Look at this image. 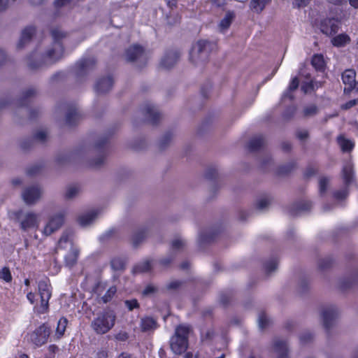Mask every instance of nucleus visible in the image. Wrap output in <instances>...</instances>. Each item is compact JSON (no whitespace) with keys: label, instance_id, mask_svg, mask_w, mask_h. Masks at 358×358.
Instances as JSON below:
<instances>
[{"label":"nucleus","instance_id":"1","mask_svg":"<svg viewBox=\"0 0 358 358\" xmlns=\"http://www.w3.org/2000/svg\"><path fill=\"white\" fill-rule=\"evenodd\" d=\"M116 315L113 310H107L100 313L92 322L91 327L98 334H104L115 325Z\"/></svg>","mask_w":358,"mask_h":358},{"label":"nucleus","instance_id":"2","mask_svg":"<svg viewBox=\"0 0 358 358\" xmlns=\"http://www.w3.org/2000/svg\"><path fill=\"white\" fill-rule=\"evenodd\" d=\"M215 48V44L207 40H200L194 43L190 50V60L195 64L208 59L209 53Z\"/></svg>","mask_w":358,"mask_h":358},{"label":"nucleus","instance_id":"3","mask_svg":"<svg viewBox=\"0 0 358 358\" xmlns=\"http://www.w3.org/2000/svg\"><path fill=\"white\" fill-rule=\"evenodd\" d=\"M189 331V327L185 325H180L176 329L175 335L171 338V348L175 354L180 355L187 350Z\"/></svg>","mask_w":358,"mask_h":358},{"label":"nucleus","instance_id":"4","mask_svg":"<svg viewBox=\"0 0 358 358\" xmlns=\"http://www.w3.org/2000/svg\"><path fill=\"white\" fill-rule=\"evenodd\" d=\"M15 219L22 231L37 228L40 223V215L31 210H20L14 213Z\"/></svg>","mask_w":358,"mask_h":358},{"label":"nucleus","instance_id":"5","mask_svg":"<svg viewBox=\"0 0 358 358\" xmlns=\"http://www.w3.org/2000/svg\"><path fill=\"white\" fill-rule=\"evenodd\" d=\"M52 35L55 41L52 46L48 49L43 57V63L45 64H52L63 56V47L59 41V39L63 36V34L59 30H53Z\"/></svg>","mask_w":358,"mask_h":358},{"label":"nucleus","instance_id":"6","mask_svg":"<svg viewBox=\"0 0 358 358\" xmlns=\"http://www.w3.org/2000/svg\"><path fill=\"white\" fill-rule=\"evenodd\" d=\"M58 247L59 248L69 249V252L65 255V262L68 266H73L77 262L78 257V250L73 246L71 239V234L64 232L60 238Z\"/></svg>","mask_w":358,"mask_h":358},{"label":"nucleus","instance_id":"7","mask_svg":"<svg viewBox=\"0 0 358 358\" xmlns=\"http://www.w3.org/2000/svg\"><path fill=\"white\" fill-rule=\"evenodd\" d=\"M38 289L41 298V305L38 311L40 313H43L48 308V301L51 296V287L49 281L47 279L39 281Z\"/></svg>","mask_w":358,"mask_h":358},{"label":"nucleus","instance_id":"8","mask_svg":"<svg viewBox=\"0 0 358 358\" xmlns=\"http://www.w3.org/2000/svg\"><path fill=\"white\" fill-rule=\"evenodd\" d=\"M64 213L59 212L50 216L44 229L43 234L49 236L57 231L64 224Z\"/></svg>","mask_w":358,"mask_h":358},{"label":"nucleus","instance_id":"9","mask_svg":"<svg viewBox=\"0 0 358 358\" xmlns=\"http://www.w3.org/2000/svg\"><path fill=\"white\" fill-rule=\"evenodd\" d=\"M42 193V189L39 186L33 185L24 189L22 197L27 205H33L41 199Z\"/></svg>","mask_w":358,"mask_h":358},{"label":"nucleus","instance_id":"10","mask_svg":"<svg viewBox=\"0 0 358 358\" xmlns=\"http://www.w3.org/2000/svg\"><path fill=\"white\" fill-rule=\"evenodd\" d=\"M318 27L325 35L331 36L336 34L340 28V22L336 18H324L320 20Z\"/></svg>","mask_w":358,"mask_h":358},{"label":"nucleus","instance_id":"11","mask_svg":"<svg viewBox=\"0 0 358 358\" xmlns=\"http://www.w3.org/2000/svg\"><path fill=\"white\" fill-rule=\"evenodd\" d=\"M50 335L49 329L45 326H40L29 336V340L36 346H41L47 342Z\"/></svg>","mask_w":358,"mask_h":358},{"label":"nucleus","instance_id":"12","mask_svg":"<svg viewBox=\"0 0 358 358\" xmlns=\"http://www.w3.org/2000/svg\"><path fill=\"white\" fill-rule=\"evenodd\" d=\"M126 57L129 61L143 62L147 59L143 48L138 45H134L128 48L126 51Z\"/></svg>","mask_w":358,"mask_h":358},{"label":"nucleus","instance_id":"13","mask_svg":"<svg viewBox=\"0 0 358 358\" xmlns=\"http://www.w3.org/2000/svg\"><path fill=\"white\" fill-rule=\"evenodd\" d=\"M271 352L275 358H289L287 346L284 341L275 339L271 346Z\"/></svg>","mask_w":358,"mask_h":358},{"label":"nucleus","instance_id":"14","mask_svg":"<svg viewBox=\"0 0 358 358\" xmlns=\"http://www.w3.org/2000/svg\"><path fill=\"white\" fill-rule=\"evenodd\" d=\"M338 315V310L336 307L331 306L326 307L322 312V317L324 326L329 328Z\"/></svg>","mask_w":358,"mask_h":358},{"label":"nucleus","instance_id":"15","mask_svg":"<svg viewBox=\"0 0 358 358\" xmlns=\"http://www.w3.org/2000/svg\"><path fill=\"white\" fill-rule=\"evenodd\" d=\"M97 215H98L97 210H92L81 213L78 217L77 220H78V224L81 227H88L90 224H92L95 221V220L97 217Z\"/></svg>","mask_w":358,"mask_h":358},{"label":"nucleus","instance_id":"16","mask_svg":"<svg viewBox=\"0 0 358 358\" xmlns=\"http://www.w3.org/2000/svg\"><path fill=\"white\" fill-rule=\"evenodd\" d=\"M352 159L346 161L343 167V177L346 185H350L355 181V173Z\"/></svg>","mask_w":358,"mask_h":358},{"label":"nucleus","instance_id":"17","mask_svg":"<svg viewBox=\"0 0 358 358\" xmlns=\"http://www.w3.org/2000/svg\"><path fill=\"white\" fill-rule=\"evenodd\" d=\"M235 15L234 12L228 11L226 13L224 17L220 20L218 27L220 32H225L231 24Z\"/></svg>","mask_w":358,"mask_h":358},{"label":"nucleus","instance_id":"18","mask_svg":"<svg viewBox=\"0 0 358 358\" xmlns=\"http://www.w3.org/2000/svg\"><path fill=\"white\" fill-rule=\"evenodd\" d=\"M178 58L176 52H170L162 58L160 64L164 69H170L177 62Z\"/></svg>","mask_w":358,"mask_h":358},{"label":"nucleus","instance_id":"19","mask_svg":"<svg viewBox=\"0 0 358 358\" xmlns=\"http://www.w3.org/2000/svg\"><path fill=\"white\" fill-rule=\"evenodd\" d=\"M112 85V78L110 77L104 78L98 81L96 85V90L99 93H104L109 91Z\"/></svg>","mask_w":358,"mask_h":358},{"label":"nucleus","instance_id":"20","mask_svg":"<svg viewBox=\"0 0 358 358\" xmlns=\"http://www.w3.org/2000/svg\"><path fill=\"white\" fill-rule=\"evenodd\" d=\"M157 324L156 321L150 317H144L141 320V328L143 331L148 332L156 329Z\"/></svg>","mask_w":358,"mask_h":358},{"label":"nucleus","instance_id":"21","mask_svg":"<svg viewBox=\"0 0 358 358\" xmlns=\"http://www.w3.org/2000/svg\"><path fill=\"white\" fill-rule=\"evenodd\" d=\"M356 73L354 70H345L342 74V80L345 85H348V88H352L355 85Z\"/></svg>","mask_w":358,"mask_h":358},{"label":"nucleus","instance_id":"22","mask_svg":"<svg viewBox=\"0 0 358 358\" xmlns=\"http://www.w3.org/2000/svg\"><path fill=\"white\" fill-rule=\"evenodd\" d=\"M35 33V28L34 27H27L23 29L21 37L18 43L20 47L28 42Z\"/></svg>","mask_w":358,"mask_h":358},{"label":"nucleus","instance_id":"23","mask_svg":"<svg viewBox=\"0 0 358 358\" xmlns=\"http://www.w3.org/2000/svg\"><path fill=\"white\" fill-rule=\"evenodd\" d=\"M338 143L343 152H350L355 147V143L343 136L338 137Z\"/></svg>","mask_w":358,"mask_h":358},{"label":"nucleus","instance_id":"24","mask_svg":"<svg viewBox=\"0 0 358 358\" xmlns=\"http://www.w3.org/2000/svg\"><path fill=\"white\" fill-rule=\"evenodd\" d=\"M312 65L317 71H323L325 67V61L324 57L321 54L313 55L311 61Z\"/></svg>","mask_w":358,"mask_h":358},{"label":"nucleus","instance_id":"25","mask_svg":"<svg viewBox=\"0 0 358 358\" xmlns=\"http://www.w3.org/2000/svg\"><path fill=\"white\" fill-rule=\"evenodd\" d=\"M350 42V37L345 34H341L331 39V43L334 46L341 47L345 45Z\"/></svg>","mask_w":358,"mask_h":358},{"label":"nucleus","instance_id":"26","mask_svg":"<svg viewBox=\"0 0 358 358\" xmlns=\"http://www.w3.org/2000/svg\"><path fill=\"white\" fill-rule=\"evenodd\" d=\"M154 265V262L146 260L137 264L134 268L135 273H144L149 271Z\"/></svg>","mask_w":358,"mask_h":358},{"label":"nucleus","instance_id":"27","mask_svg":"<svg viewBox=\"0 0 358 358\" xmlns=\"http://www.w3.org/2000/svg\"><path fill=\"white\" fill-rule=\"evenodd\" d=\"M299 83V80L297 78H294L292 80V81L289 84L288 90L283 94V96H282L283 100H285L286 99H289V100H292L293 99V96L292 95V92L293 90H295L298 87Z\"/></svg>","mask_w":358,"mask_h":358},{"label":"nucleus","instance_id":"28","mask_svg":"<svg viewBox=\"0 0 358 358\" xmlns=\"http://www.w3.org/2000/svg\"><path fill=\"white\" fill-rule=\"evenodd\" d=\"M271 0H252L250 7L256 12H261Z\"/></svg>","mask_w":358,"mask_h":358},{"label":"nucleus","instance_id":"29","mask_svg":"<svg viewBox=\"0 0 358 358\" xmlns=\"http://www.w3.org/2000/svg\"><path fill=\"white\" fill-rule=\"evenodd\" d=\"M145 110L146 114L148 115L150 120L155 122L159 115V113L155 107L152 105H148Z\"/></svg>","mask_w":358,"mask_h":358},{"label":"nucleus","instance_id":"30","mask_svg":"<svg viewBox=\"0 0 358 358\" xmlns=\"http://www.w3.org/2000/svg\"><path fill=\"white\" fill-rule=\"evenodd\" d=\"M67 322H68L67 320L64 317L61 318L58 321L57 327V330H56V334L58 336V338H59L64 335V331L66 328Z\"/></svg>","mask_w":358,"mask_h":358},{"label":"nucleus","instance_id":"31","mask_svg":"<svg viewBox=\"0 0 358 358\" xmlns=\"http://www.w3.org/2000/svg\"><path fill=\"white\" fill-rule=\"evenodd\" d=\"M264 143V138L262 136H256L255 138H253L252 139H251V141H250V144H249V146H250V148L251 150H257L258 148H261L262 145H263Z\"/></svg>","mask_w":358,"mask_h":358},{"label":"nucleus","instance_id":"32","mask_svg":"<svg viewBox=\"0 0 358 358\" xmlns=\"http://www.w3.org/2000/svg\"><path fill=\"white\" fill-rule=\"evenodd\" d=\"M270 199L266 196L260 197L256 203L257 208L261 210H264L270 203Z\"/></svg>","mask_w":358,"mask_h":358},{"label":"nucleus","instance_id":"33","mask_svg":"<svg viewBox=\"0 0 358 358\" xmlns=\"http://www.w3.org/2000/svg\"><path fill=\"white\" fill-rule=\"evenodd\" d=\"M0 279L3 280L6 282H9L12 280V275L10 270L7 267L0 268Z\"/></svg>","mask_w":358,"mask_h":358},{"label":"nucleus","instance_id":"34","mask_svg":"<svg viewBox=\"0 0 358 358\" xmlns=\"http://www.w3.org/2000/svg\"><path fill=\"white\" fill-rule=\"evenodd\" d=\"M268 323H269V320H268L267 315L264 313H260L258 317L259 327L260 329H263L267 327Z\"/></svg>","mask_w":358,"mask_h":358},{"label":"nucleus","instance_id":"35","mask_svg":"<svg viewBox=\"0 0 358 358\" xmlns=\"http://www.w3.org/2000/svg\"><path fill=\"white\" fill-rule=\"evenodd\" d=\"M157 291V287L155 285L150 284L145 287L142 294L145 296H150L155 294Z\"/></svg>","mask_w":358,"mask_h":358},{"label":"nucleus","instance_id":"36","mask_svg":"<svg viewBox=\"0 0 358 358\" xmlns=\"http://www.w3.org/2000/svg\"><path fill=\"white\" fill-rule=\"evenodd\" d=\"M79 192V188L76 186L69 187L66 192V197L68 199H73L78 195Z\"/></svg>","mask_w":358,"mask_h":358},{"label":"nucleus","instance_id":"37","mask_svg":"<svg viewBox=\"0 0 358 358\" xmlns=\"http://www.w3.org/2000/svg\"><path fill=\"white\" fill-rule=\"evenodd\" d=\"M317 112V108L315 105H310L306 107L303 110V115L305 117H310L315 115Z\"/></svg>","mask_w":358,"mask_h":358},{"label":"nucleus","instance_id":"38","mask_svg":"<svg viewBox=\"0 0 358 358\" xmlns=\"http://www.w3.org/2000/svg\"><path fill=\"white\" fill-rule=\"evenodd\" d=\"M278 266V262L275 259L271 260L265 264V270L267 273H270L274 271Z\"/></svg>","mask_w":358,"mask_h":358},{"label":"nucleus","instance_id":"39","mask_svg":"<svg viewBox=\"0 0 358 358\" xmlns=\"http://www.w3.org/2000/svg\"><path fill=\"white\" fill-rule=\"evenodd\" d=\"M116 291L117 290L115 287H110L108 289L106 294L103 296L104 302L108 301L112 298V296L115 294Z\"/></svg>","mask_w":358,"mask_h":358},{"label":"nucleus","instance_id":"40","mask_svg":"<svg viewBox=\"0 0 358 358\" xmlns=\"http://www.w3.org/2000/svg\"><path fill=\"white\" fill-rule=\"evenodd\" d=\"M145 237V232L144 231H140L138 233H136L135 234L134 236H133V238H132V241L134 243V245H137L138 243H139Z\"/></svg>","mask_w":358,"mask_h":358},{"label":"nucleus","instance_id":"41","mask_svg":"<svg viewBox=\"0 0 358 358\" xmlns=\"http://www.w3.org/2000/svg\"><path fill=\"white\" fill-rule=\"evenodd\" d=\"M329 183V179L326 177H322L320 180V191L321 193L325 192L327 185Z\"/></svg>","mask_w":358,"mask_h":358},{"label":"nucleus","instance_id":"42","mask_svg":"<svg viewBox=\"0 0 358 358\" xmlns=\"http://www.w3.org/2000/svg\"><path fill=\"white\" fill-rule=\"evenodd\" d=\"M125 305L129 310L138 307V303L136 299L126 301Z\"/></svg>","mask_w":358,"mask_h":358},{"label":"nucleus","instance_id":"43","mask_svg":"<svg viewBox=\"0 0 358 358\" xmlns=\"http://www.w3.org/2000/svg\"><path fill=\"white\" fill-rule=\"evenodd\" d=\"M315 85L313 81H310V83H303L301 85V90L303 91L304 93H308L310 92L312 90H314Z\"/></svg>","mask_w":358,"mask_h":358},{"label":"nucleus","instance_id":"44","mask_svg":"<svg viewBox=\"0 0 358 358\" xmlns=\"http://www.w3.org/2000/svg\"><path fill=\"white\" fill-rule=\"evenodd\" d=\"M309 1L310 0H293V4L294 6L301 8L306 6Z\"/></svg>","mask_w":358,"mask_h":358},{"label":"nucleus","instance_id":"45","mask_svg":"<svg viewBox=\"0 0 358 358\" xmlns=\"http://www.w3.org/2000/svg\"><path fill=\"white\" fill-rule=\"evenodd\" d=\"M184 245V242L180 238H176L172 242V247L174 249H179Z\"/></svg>","mask_w":358,"mask_h":358},{"label":"nucleus","instance_id":"46","mask_svg":"<svg viewBox=\"0 0 358 358\" xmlns=\"http://www.w3.org/2000/svg\"><path fill=\"white\" fill-rule=\"evenodd\" d=\"M357 103H358V99L350 100V101H348L347 103H345V104H343L342 106V108L349 109V108L355 106Z\"/></svg>","mask_w":358,"mask_h":358},{"label":"nucleus","instance_id":"47","mask_svg":"<svg viewBox=\"0 0 358 358\" xmlns=\"http://www.w3.org/2000/svg\"><path fill=\"white\" fill-rule=\"evenodd\" d=\"M348 195V192L344 189L335 193L334 196L337 199H343Z\"/></svg>","mask_w":358,"mask_h":358},{"label":"nucleus","instance_id":"48","mask_svg":"<svg viewBox=\"0 0 358 358\" xmlns=\"http://www.w3.org/2000/svg\"><path fill=\"white\" fill-rule=\"evenodd\" d=\"M312 338V334L310 332H306L301 335L300 340L303 343H306Z\"/></svg>","mask_w":358,"mask_h":358},{"label":"nucleus","instance_id":"49","mask_svg":"<svg viewBox=\"0 0 358 358\" xmlns=\"http://www.w3.org/2000/svg\"><path fill=\"white\" fill-rule=\"evenodd\" d=\"M10 3V0H0V11L6 9Z\"/></svg>","mask_w":358,"mask_h":358},{"label":"nucleus","instance_id":"50","mask_svg":"<svg viewBox=\"0 0 358 358\" xmlns=\"http://www.w3.org/2000/svg\"><path fill=\"white\" fill-rule=\"evenodd\" d=\"M35 297H36V295L35 294H34L33 292H29L27 293V298L28 299V301L31 303V304H34V302H35Z\"/></svg>","mask_w":358,"mask_h":358},{"label":"nucleus","instance_id":"51","mask_svg":"<svg viewBox=\"0 0 358 358\" xmlns=\"http://www.w3.org/2000/svg\"><path fill=\"white\" fill-rule=\"evenodd\" d=\"M298 137L301 139H306L308 137V132L306 131H301L298 132Z\"/></svg>","mask_w":358,"mask_h":358},{"label":"nucleus","instance_id":"52","mask_svg":"<svg viewBox=\"0 0 358 358\" xmlns=\"http://www.w3.org/2000/svg\"><path fill=\"white\" fill-rule=\"evenodd\" d=\"M70 0H56L55 3L56 6H62L66 3L69 2Z\"/></svg>","mask_w":358,"mask_h":358},{"label":"nucleus","instance_id":"53","mask_svg":"<svg viewBox=\"0 0 358 358\" xmlns=\"http://www.w3.org/2000/svg\"><path fill=\"white\" fill-rule=\"evenodd\" d=\"M46 134L44 131H40L36 134L37 138H38L41 141H43L45 138Z\"/></svg>","mask_w":358,"mask_h":358},{"label":"nucleus","instance_id":"54","mask_svg":"<svg viewBox=\"0 0 358 358\" xmlns=\"http://www.w3.org/2000/svg\"><path fill=\"white\" fill-rule=\"evenodd\" d=\"M179 286V282L178 281H173L169 283L168 285V287L169 289H174Z\"/></svg>","mask_w":358,"mask_h":358},{"label":"nucleus","instance_id":"55","mask_svg":"<svg viewBox=\"0 0 358 358\" xmlns=\"http://www.w3.org/2000/svg\"><path fill=\"white\" fill-rule=\"evenodd\" d=\"M104 161V157L103 156L99 157V159L94 163V166H99Z\"/></svg>","mask_w":358,"mask_h":358},{"label":"nucleus","instance_id":"56","mask_svg":"<svg viewBox=\"0 0 358 358\" xmlns=\"http://www.w3.org/2000/svg\"><path fill=\"white\" fill-rule=\"evenodd\" d=\"M167 5L172 8L173 6H176V1L177 0H165Z\"/></svg>","mask_w":358,"mask_h":358},{"label":"nucleus","instance_id":"57","mask_svg":"<svg viewBox=\"0 0 358 358\" xmlns=\"http://www.w3.org/2000/svg\"><path fill=\"white\" fill-rule=\"evenodd\" d=\"M57 347L54 345H50L48 348V350L51 355H53L55 352V351L57 350Z\"/></svg>","mask_w":358,"mask_h":358},{"label":"nucleus","instance_id":"58","mask_svg":"<svg viewBox=\"0 0 358 358\" xmlns=\"http://www.w3.org/2000/svg\"><path fill=\"white\" fill-rule=\"evenodd\" d=\"M349 2L352 7L355 8H358V0H349Z\"/></svg>","mask_w":358,"mask_h":358},{"label":"nucleus","instance_id":"59","mask_svg":"<svg viewBox=\"0 0 358 358\" xmlns=\"http://www.w3.org/2000/svg\"><path fill=\"white\" fill-rule=\"evenodd\" d=\"M5 58H6L5 52L3 50H0V64L4 61Z\"/></svg>","mask_w":358,"mask_h":358},{"label":"nucleus","instance_id":"60","mask_svg":"<svg viewBox=\"0 0 358 358\" xmlns=\"http://www.w3.org/2000/svg\"><path fill=\"white\" fill-rule=\"evenodd\" d=\"M99 358H106V356H107V354L106 352H100L99 354H98Z\"/></svg>","mask_w":358,"mask_h":358},{"label":"nucleus","instance_id":"61","mask_svg":"<svg viewBox=\"0 0 358 358\" xmlns=\"http://www.w3.org/2000/svg\"><path fill=\"white\" fill-rule=\"evenodd\" d=\"M329 2L334 3V4H338L342 3L344 0H329Z\"/></svg>","mask_w":358,"mask_h":358},{"label":"nucleus","instance_id":"62","mask_svg":"<svg viewBox=\"0 0 358 358\" xmlns=\"http://www.w3.org/2000/svg\"><path fill=\"white\" fill-rule=\"evenodd\" d=\"M29 65H30V66H31V68H36V67H38V66H41V64H32V62L30 61V62H29Z\"/></svg>","mask_w":358,"mask_h":358},{"label":"nucleus","instance_id":"63","mask_svg":"<svg viewBox=\"0 0 358 358\" xmlns=\"http://www.w3.org/2000/svg\"><path fill=\"white\" fill-rule=\"evenodd\" d=\"M351 89L355 90L357 92H358V83H356L355 81V85H353Z\"/></svg>","mask_w":358,"mask_h":358},{"label":"nucleus","instance_id":"64","mask_svg":"<svg viewBox=\"0 0 358 358\" xmlns=\"http://www.w3.org/2000/svg\"><path fill=\"white\" fill-rule=\"evenodd\" d=\"M115 262L116 261L115 260H113L112 262H111V264H112V266L115 268H121V266H117L115 265Z\"/></svg>","mask_w":358,"mask_h":358}]
</instances>
